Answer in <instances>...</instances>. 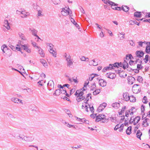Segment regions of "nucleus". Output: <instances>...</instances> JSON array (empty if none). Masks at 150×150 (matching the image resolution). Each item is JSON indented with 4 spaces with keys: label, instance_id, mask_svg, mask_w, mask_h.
<instances>
[{
    "label": "nucleus",
    "instance_id": "1",
    "mask_svg": "<svg viewBox=\"0 0 150 150\" xmlns=\"http://www.w3.org/2000/svg\"><path fill=\"white\" fill-rule=\"evenodd\" d=\"M1 49L3 52V53H4V56L9 57L11 55L12 51L10 49L7 47L6 45H3L1 47Z\"/></svg>",
    "mask_w": 150,
    "mask_h": 150
},
{
    "label": "nucleus",
    "instance_id": "2",
    "mask_svg": "<svg viewBox=\"0 0 150 150\" xmlns=\"http://www.w3.org/2000/svg\"><path fill=\"white\" fill-rule=\"evenodd\" d=\"M23 43H22L21 42L19 47H16V49L18 51H20V50L21 47L24 50H25L28 53H30L31 52V49L29 48V45H28L25 44L23 45Z\"/></svg>",
    "mask_w": 150,
    "mask_h": 150
},
{
    "label": "nucleus",
    "instance_id": "3",
    "mask_svg": "<svg viewBox=\"0 0 150 150\" xmlns=\"http://www.w3.org/2000/svg\"><path fill=\"white\" fill-rule=\"evenodd\" d=\"M66 61H67V66L68 67H70L73 65V62L72 59H71V57L70 55L66 53H65L64 54Z\"/></svg>",
    "mask_w": 150,
    "mask_h": 150
},
{
    "label": "nucleus",
    "instance_id": "4",
    "mask_svg": "<svg viewBox=\"0 0 150 150\" xmlns=\"http://www.w3.org/2000/svg\"><path fill=\"white\" fill-rule=\"evenodd\" d=\"M117 67V66L116 63H115L114 64H110L108 66L105 67L103 69V71L105 72L108 70H112L114 69V68H116Z\"/></svg>",
    "mask_w": 150,
    "mask_h": 150
},
{
    "label": "nucleus",
    "instance_id": "5",
    "mask_svg": "<svg viewBox=\"0 0 150 150\" xmlns=\"http://www.w3.org/2000/svg\"><path fill=\"white\" fill-rule=\"evenodd\" d=\"M132 91L134 93H138L141 91V87L138 84L134 85L132 87Z\"/></svg>",
    "mask_w": 150,
    "mask_h": 150
},
{
    "label": "nucleus",
    "instance_id": "6",
    "mask_svg": "<svg viewBox=\"0 0 150 150\" xmlns=\"http://www.w3.org/2000/svg\"><path fill=\"white\" fill-rule=\"evenodd\" d=\"M71 11L69 9H67V8H63L61 11V14L62 15L64 16H66L68 15H69L71 12Z\"/></svg>",
    "mask_w": 150,
    "mask_h": 150
},
{
    "label": "nucleus",
    "instance_id": "7",
    "mask_svg": "<svg viewBox=\"0 0 150 150\" xmlns=\"http://www.w3.org/2000/svg\"><path fill=\"white\" fill-rule=\"evenodd\" d=\"M16 13L17 14H19L20 13L22 15L21 16V17L23 18H25L27 17L29 15V13L25 12V11H20L18 10L16 11Z\"/></svg>",
    "mask_w": 150,
    "mask_h": 150
},
{
    "label": "nucleus",
    "instance_id": "8",
    "mask_svg": "<svg viewBox=\"0 0 150 150\" xmlns=\"http://www.w3.org/2000/svg\"><path fill=\"white\" fill-rule=\"evenodd\" d=\"M107 104L105 103H104L101 104L98 108L97 111L98 112H100L102 111L106 106Z\"/></svg>",
    "mask_w": 150,
    "mask_h": 150
},
{
    "label": "nucleus",
    "instance_id": "9",
    "mask_svg": "<svg viewBox=\"0 0 150 150\" xmlns=\"http://www.w3.org/2000/svg\"><path fill=\"white\" fill-rule=\"evenodd\" d=\"M54 84L52 80H50L47 83V87L49 90H51L53 89L54 87Z\"/></svg>",
    "mask_w": 150,
    "mask_h": 150
},
{
    "label": "nucleus",
    "instance_id": "10",
    "mask_svg": "<svg viewBox=\"0 0 150 150\" xmlns=\"http://www.w3.org/2000/svg\"><path fill=\"white\" fill-rule=\"evenodd\" d=\"M34 140V138L32 137L24 136V141L26 142H31Z\"/></svg>",
    "mask_w": 150,
    "mask_h": 150
},
{
    "label": "nucleus",
    "instance_id": "11",
    "mask_svg": "<svg viewBox=\"0 0 150 150\" xmlns=\"http://www.w3.org/2000/svg\"><path fill=\"white\" fill-rule=\"evenodd\" d=\"M105 76L108 78L112 79H115L116 77V75L115 74L111 73H107Z\"/></svg>",
    "mask_w": 150,
    "mask_h": 150
},
{
    "label": "nucleus",
    "instance_id": "12",
    "mask_svg": "<svg viewBox=\"0 0 150 150\" xmlns=\"http://www.w3.org/2000/svg\"><path fill=\"white\" fill-rule=\"evenodd\" d=\"M29 31L32 35L34 36H36L38 33V31L34 28H29Z\"/></svg>",
    "mask_w": 150,
    "mask_h": 150
},
{
    "label": "nucleus",
    "instance_id": "13",
    "mask_svg": "<svg viewBox=\"0 0 150 150\" xmlns=\"http://www.w3.org/2000/svg\"><path fill=\"white\" fill-rule=\"evenodd\" d=\"M99 84L100 86L103 87L106 85V82L103 79H100L99 80Z\"/></svg>",
    "mask_w": 150,
    "mask_h": 150
},
{
    "label": "nucleus",
    "instance_id": "14",
    "mask_svg": "<svg viewBox=\"0 0 150 150\" xmlns=\"http://www.w3.org/2000/svg\"><path fill=\"white\" fill-rule=\"evenodd\" d=\"M105 117V115L103 114L99 115L96 116V122H98L101 121Z\"/></svg>",
    "mask_w": 150,
    "mask_h": 150
},
{
    "label": "nucleus",
    "instance_id": "15",
    "mask_svg": "<svg viewBox=\"0 0 150 150\" xmlns=\"http://www.w3.org/2000/svg\"><path fill=\"white\" fill-rule=\"evenodd\" d=\"M144 54V53L142 51H137L136 52V56L139 58L142 57Z\"/></svg>",
    "mask_w": 150,
    "mask_h": 150
},
{
    "label": "nucleus",
    "instance_id": "16",
    "mask_svg": "<svg viewBox=\"0 0 150 150\" xmlns=\"http://www.w3.org/2000/svg\"><path fill=\"white\" fill-rule=\"evenodd\" d=\"M123 97L124 100L126 101L129 100V94L127 92L123 93Z\"/></svg>",
    "mask_w": 150,
    "mask_h": 150
},
{
    "label": "nucleus",
    "instance_id": "17",
    "mask_svg": "<svg viewBox=\"0 0 150 150\" xmlns=\"http://www.w3.org/2000/svg\"><path fill=\"white\" fill-rule=\"evenodd\" d=\"M69 80L71 82L73 81L76 83H78L79 82V81L77 80V77L74 76L71 78L69 77Z\"/></svg>",
    "mask_w": 150,
    "mask_h": 150
},
{
    "label": "nucleus",
    "instance_id": "18",
    "mask_svg": "<svg viewBox=\"0 0 150 150\" xmlns=\"http://www.w3.org/2000/svg\"><path fill=\"white\" fill-rule=\"evenodd\" d=\"M128 83L129 84H132L135 80V78L133 77H130L128 78Z\"/></svg>",
    "mask_w": 150,
    "mask_h": 150
},
{
    "label": "nucleus",
    "instance_id": "19",
    "mask_svg": "<svg viewBox=\"0 0 150 150\" xmlns=\"http://www.w3.org/2000/svg\"><path fill=\"white\" fill-rule=\"evenodd\" d=\"M149 120L148 118H146L143 121L142 125L144 127H146L149 125L148 124V121Z\"/></svg>",
    "mask_w": 150,
    "mask_h": 150
},
{
    "label": "nucleus",
    "instance_id": "20",
    "mask_svg": "<svg viewBox=\"0 0 150 150\" xmlns=\"http://www.w3.org/2000/svg\"><path fill=\"white\" fill-rule=\"evenodd\" d=\"M4 26L8 30L10 29V27L7 20H5L4 23Z\"/></svg>",
    "mask_w": 150,
    "mask_h": 150
},
{
    "label": "nucleus",
    "instance_id": "21",
    "mask_svg": "<svg viewBox=\"0 0 150 150\" xmlns=\"http://www.w3.org/2000/svg\"><path fill=\"white\" fill-rule=\"evenodd\" d=\"M104 3L105 4L108 5H113L114 4H115V3L111 1L110 0H102Z\"/></svg>",
    "mask_w": 150,
    "mask_h": 150
},
{
    "label": "nucleus",
    "instance_id": "22",
    "mask_svg": "<svg viewBox=\"0 0 150 150\" xmlns=\"http://www.w3.org/2000/svg\"><path fill=\"white\" fill-rule=\"evenodd\" d=\"M40 62L42 64L43 66L45 67H47V63L45 60L43 59H40Z\"/></svg>",
    "mask_w": 150,
    "mask_h": 150
},
{
    "label": "nucleus",
    "instance_id": "23",
    "mask_svg": "<svg viewBox=\"0 0 150 150\" xmlns=\"http://www.w3.org/2000/svg\"><path fill=\"white\" fill-rule=\"evenodd\" d=\"M120 104L118 103H115L112 104V106L114 108L118 109L120 107Z\"/></svg>",
    "mask_w": 150,
    "mask_h": 150
},
{
    "label": "nucleus",
    "instance_id": "24",
    "mask_svg": "<svg viewBox=\"0 0 150 150\" xmlns=\"http://www.w3.org/2000/svg\"><path fill=\"white\" fill-rule=\"evenodd\" d=\"M18 35L22 40L24 41L26 40L27 39L23 34L21 33H18Z\"/></svg>",
    "mask_w": 150,
    "mask_h": 150
},
{
    "label": "nucleus",
    "instance_id": "25",
    "mask_svg": "<svg viewBox=\"0 0 150 150\" xmlns=\"http://www.w3.org/2000/svg\"><path fill=\"white\" fill-rule=\"evenodd\" d=\"M134 109L135 108L132 107L129 110H127V111L129 113L130 115H132L135 112V111H134Z\"/></svg>",
    "mask_w": 150,
    "mask_h": 150
},
{
    "label": "nucleus",
    "instance_id": "26",
    "mask_svg": "<svg viewBox=\"0 0 150 150\" xmlns=\"http://www.w3.org/2000/svg\"><path fill=\"white\" fill-rule=\"evenodd\" d=\"M89 62V64L90 65H93L94 66H96L97 65V63L96 62L94 59L91 60Z\"/></svg>",
    "mask_w": 150,
    "mask_h": 150
},
{
    "label": "nucleus",
    "instance_id": "27",
    "mask_svg": "<svg viewBox=\"0 0 150 150\" xmlns=\"http://www.w3.org/2000/svg\"><path fill=\"white\" fill-rule=\"evenodd\" d=\"M38 53L40 54V56L42 57H44L45 54L43 50L41 48H40L38 51Z\"/></svg>",
    "mask_w": 150,
    "mask_h": 150
},
{
    "label": "nucleus",
    "instance_id": "28",
    "mask_svg": "<svg viewBox=\"0 0 150 150\" xmlns=\"http://www.w3.org/2000/svg\"><path fill=\"white\" fill-rule=\"evenodd\" d=\"M142 13L141 12L137 11L134 13V16L138 18H140L141 17Z\"/></svg>",
    "mask_w": 150,
    "mask_h": 150
},
{
    "label": "nucleus",
    "instance_id": "29",
    "mask_svg": "<svg viewBox=\"0 0 150 150\" xmlns=\"http://www.w3.org/2000/svg\"><path fill=\"white\" fill-rule=\"evenodd\" d=\"M136 98L134 96L132 95L129 97V100L131 102H134L136 101Z\"/></svg>",
    "mask_w": 150,
    "mask_h": 150
},
{
    "label": "nucleus",
    "instance_id": "30",
    "mask_svg": "<svg viewBox=\"0 0 150 150\" xmlns=\"http://www.w3.org/2000/svg\"><path fill=\"white\" fill-rule=\"evenodd\" d=\"M142 133L139 130H138L136 133V135L137 138L141 139V136L142 135Z\"/></svg>",
    "mask_w": 150,
    "mask_h": 150
},
{
    "label": "nucleus",
    "instance_id": "31",
    "mask_svg": "<svg viewBox=\"0 0 150 150\" xmlns=\"http://www.w3.org/2000/svg\"><path fill=\"white\" fill-rule=\"evenodd\" d=\"M11 101L15 103H19L18 101L19 100V99L16 98L12 97L11 98Z\"/></svg>",
    "mask_w": 150,
    "mask_h": 150
},
{
    "label": "nucleus",
    "instance_id": "32",
    "mask_svg": "<svg viewBox=\"0 0 150 150\" xmlns=\"http://www.w3.org/2000/svg\"><path fill=\"white\" fill-rule=\"evenodd\" d=\"M85 98V97L84 96H81V97L77 96L76 100L78 102H79L82 100L84 99Z\"/></svg>",
    "mask_w": 150,
    "mask_h": 150
},
{
    "label": "nucleus",
    "instance_id": "33",
    "mask_svg": "<svg viewBox=\"0 0 150 150\" xmlns=\"http://www.w3.org/2000/svg\"><path fill=\"white\" fill-rule=\"evenodd\" d=\"M119 75L120 77L123 78H125L127 76V74L123 71L119 73Z\"/></svg>",
    "mask_w": 150,
    "mask_h": 150
},
{
    "label": "nucleus",
    "instance_id": "34",
    "mask_svg": "<svg viewBox=\"0 0 150 150\" xmlns=\"http://www.w3.org/2000/svg\"><path fill=\"white\" fill-rule=\"evenodd\" d=\"M61 89H56L53 94L55 96H58L61 93Z\"/></svg>",
    "mask_w": 150,
    "mask_h": 150
},
{
    "label": "nucleus",
    "instance_id": "35",
    "mask_svg": "<svg viewBox=\"0 0 150 150\" xmlns=\"http://www.w3.org/2000/svg\"><path fill=\"white\" fill-rule=\"evenodd\" d=\"M49 52L50 53H51L52 54L54 57H56L57 54L56 53L54 49H53L50 50Z\"/></svg>",
    "mask_w": 150,
    "mask_h": 150
},
{
    "label": "nucleus",
    "instance_id": "36",
    "mask_svg": "<svg viewBox=\"0 0 150 150\" xmlns=\"http://www.w3.org/2000/svg\"><path fill=\"white\" fill-rule=\"evenodd\" d=\"M61 93L63 94H64L67 97L69 96V95L67 93L66 90L65 88H63V89H61Z\"/></svg>",
    "mask_w": 150,
    "mask_h": 150
},
{
    "label": "nucleus",
    "instance_id": "37",
    "mask_svg": "<svg viewBox=\"0 0 150 150\" xmlns=\"http://www.w3.org/2000/svg\"><path fill=\"white\" fill-rule=\"evenodd\" d=\"M131 130H132L131 127L130 126L128 127L127 128V129L126 130V134L128 135H129L131 133Z\"/></svg>",
    "mask_w": 150,
    "mask_h": 150
},
{
    "label": "nucleus",
    "instance_id": "38",
    "mask_svg": "<svg viewBox=\"0 0 150 150\" xmlns=\"http://www.w3.org/2000/svg\"><path fill=\"white\" fill-rule=\"evenodd\" d=\"M116 5H117L115 4H115H114L113 5H112L111 6L112 8L115 10H120L121 9V8L120 7H115V8H113V6H114Z\"/></svg>",
    "mask_w": 150,
    "mask_h": 150
},
{
    "label": "nucleus",
    "instance_id": "39",
    "mask_svg": "<svg viewBox=\"0 0 150 150\" xmlns=\"http://www.w3.org/2000/svg\"><path fill=\"white\" fill-rule=\"evenodd\" d=\"M128 63L125 61L124 60V62L123 63V67L125 69L128 68Z\"/></svg>",
    "mask_w": 150,
    "mask_h": 150
},
{
    "label": "nucleus",
    "instance_id": "40",
    "mask_svg": "<svg viewBox=\"0 0 150 150\" xmlns=\"http://www.w3.org/2000/svg\"><path fill=\"white\" fill-rule=\"evenodd\" d=\"M90 89L91 90H92L93 91L96 89V86L95 83H94L91 84Z\"/></svg>",
    "mask_w": 150,
    "mask_h": 150
},
{
    "label": "nucleus",
    "instance_id": "41",
    "mask_svg": "<svg viewBox=\"0 0 150 150\" xmlns=\"http://www.w3.org/2000/svg\"><path fill=\"white\" fill-rule=\"evenodd\" d=\"M79 91V90H77L76 91L75 93V95L76 96H77L79 97L83 96V94H81V92H80Z\"/></svg>",
    "mask_w": 150,
    "mask_h": 150
},
{
    "label": "nucleus",
    "instance_id": "42",
    "mask_svg": "<svg viewBox=\"0 0 150 150\" xmlns=\"http://www.w3.org/2000/svg\"><path fill=\"white\" fill-rule=\"evenodd\" d=\"M81 60L83 61H86L88 62L89 59L88 58H86L84 56H82L81 58Z\"/></svg>",
    "mask_w": 150,
    "mask_h": 150
},
{
    "label": "nucleus",
    "instance_id": "43",
    "mask_svg": "<svg viewBox=\"0 0 150 150\" xmlns=\"http://www.w3.org/2000/svg\"><path fill=\"white\" fill-rule=\"evenodd\" d=\"M71 22L77 27L78 28L79 26V25L75 22V20L73 18H71Z\"/></svg>",
    "mask_w": 150,
    "mask_h": 150
},
{
    "label": "nucleus",
    "instance_id": "44",
    "mask_svg": "<svg viewBox=\"0 0 150 150\" xmlns=\"http://www.w3.org/2000/svg\"><path fill=\"white\" fill-rule=\"evenodd\" d=\"M122 10L125 12H127L129 10V7L127 6H122Z\"/></svg>",
    "mask_w": 150,
    "mask_h": 150
},
{
    "label": "nucleus",
    "instance_id": "45",
    "mask_svg": "<svg viewBox=\"0 0 150 150\" xmlns=\"http://www.w3.org/2000/svg\"><path fill=\"white\" fill-rule=\"evenodd\" d=\"M137 61L138 60L137 59L135 61H133L130 60L129 62V64L130 65H134L137 63Z\"/></svg>",
    "mask_w": 150,
    "mask_h": 150
},
{
    "label": "nucleus",
    "instance_id": "46",
    "mask_svg": "<svg viewBox=\"0 0 150 150\" xmlns=\"http://www.w3.org/2000/svg\"><path fill=\"white\" fill-rule=\"evenodd\" d=\"M93 92V93L94 95H96L99 94L100 92V90L99 89H96Z\"/></svg>",
    "mask_w": 150,
    "mask_h": 150
},
{
    "label": "nucleus",
    "instance_id": "47",
    "mask_svg": "<svg viewBox=\"0 0 150 150\" xmlns=\"http://www.w3.org/2000/svg\"><path fill=\"white\" fill-rule=\"evenodd\" d=\"M149 56L148 55H146L145 56V58L144 59V62L145 63H146L148 61H149Z\"/></svg>",
    "mask_w": 150,
    "mask_h": 150
},
{
    "label": "nucleus",
    "instance_id": "48",
    "mask_svg": "<svg viewBox=\"0 0 150 150\" xmlns=\"http://www.w3.org/2000/svg\"><path fill=\"white\" fill-rule=\"evenodd\" d=\"M81 122L83 123H85L86 124H88L89 123V121L87 120H86L84 118L81 119Z\"/></svg>",
    "mask_w": 150,
    "mask_h": 150
},
{
    "label": "nucleus",
    "instance_id": "49",
    "mask_svg": "<svg viewBox=\"0 0 150 150\" xmlns=\"http://www.w3.org/2000/svg\"><path fill=\"white\" fill-rule=\"evenodd\" d=\"M122 126V125H120L119 124H117L115 126L114 129L115 131L117 130V129L120 128Z\"/></svg>",
    "mask_w": 150,
    "mask_h": 150
},
{
    "label": "nucleus",
    "instance_id": "50",
    "mask_svg": "<svg viewBox=\"0 0 150 150\" xmlns=\"http://www.w3.org/2000/svg\"><path fill=\"white\" fill-rule=\"evenodd\" d=\"M42 11H43L42 9H41L38 11V13L37 14L38 16H43V14L42 13Z\"/></svg>",
    "mask_w": 150,
    "mask_h": 150
},
{
    "label": "nucleus",
    "instance_id": "51",
    "mask_svg": "<svg viewBox=\"0 0 150 150\" xmlns=\"http://www.w3.org/2000/svg\"><path fill=\"white\" fill-rule=\"evenodd\" d=\"M143 80L142 78L140 76H138L137 81L139 83H142Z\"/></svg>",
    "mask_w": 150,
    "mask_h": 150
},
{
    "label": "nucleus",
    "instance_id": "52",
    "mask_svg": "<svg viewBox=\"0 0 150 150\" xmlns=\"http://www.w3.org/2000/svg\"><path fill=\"white\" fill-rule=\"evenodd\" d=\"M52 1L53 4L55 5L58 4L60 3L59 0H52Z\"/></svg>",
    "mask_w": 150,
    "mask_h": 150
},
{
    "label": "nucleus",
    "instance_id": "53",
    "mask_svg": "<svg viewBox=\"0 0 150 150\" xmlns=\"http://www.w3.org/2000/svg\"><path fill=\"white\" fill-rule=\"evenodd\" d=\"M133 57L131 54L127 55H126V59H132L133 58Z\"/></svg>",
    "mask_w": 150,
    "mask_h": 150
},
{
    "label": "nucleus",
    "instance_id": "54",
    "mask_svg": "<svg viewBox=\"0 0 150 150\" xmlns=\"http://www.w3.org/2000/svg\"><path fill=\"white\" fill-rule=\"evenodd\" d=\"M126 107L125 106L122 107V108L121 110L119 112V115H122V113L124 112L125 110V109Z\"/></svg>",
    "mask_w": 150,
    "mask_h": 150
},
{
    "label": "nucleus",
    "instance_id": "55",
    "mask_svg": "<svg viewBox=\"0 0 150 150\" xmlns=\"http://www.w3.org/2000/svg\"><path fill=\"white\" fill-rule=\"evenodd\" d=\"M142 102L144 103H147L148 102L147 97L146 96H144Z\"/></svg>",
    "mask_w": 150,
    "mask_h": 150
},
{
    "label": "nucleus",
    "instance_id": "56",
    "mask_svg": "<svg viewBox=\"0 0 150 150\" xmlns=\"http://www.w3.org/2000/svg\"><path fill=\"white\" fill-rule=\"evenodd\" d=\"M89 83V81L88 79L86 81L84 84V86L83 88H84L86 89V86L88 85Z\"/></svg>",
    "mask_w": 150,
    "mask_h": 150
},
{
    "label": "nucleus",
    "instance_id": "57",
    "mask_svg": "<svg viewBox=\"0 0 150 150\" xmlns=\"http://www.w3.org/2000/svg\"><path fill=\"white\" fill-rule=\"evenodd\" d=\"M140 117L139 116H137L134 119V121H135L136 122H139L140 120Z\"/></svg>",
    "mask_w": 150,
    "mask_h": 150
},
{
    "label": "nucleus",
    "instance_id": "58",
    "mask_svg": "<svg viewBox=\"0 0 150 150\" xmlns=\"http://www.w3.org/2000/svg\"><path fill=\"white\" fill-rule=\"evenodd\" d=\"M17 138L18 139H21L24 141V136H22L21 135H19L17 137Z\"/></svg>",
    "mask_w": 150,
    "mask_h": 150
},
{
    "label": "nucleus",
    "instance_id": "59",
    "mask_svg": "<svg viewBox=\"0 0 150 150\" xmlns=\"http://www.w3.org/2000/svg\"><path fill=\"white\" fill-rule=\"evenodd\" d=\"M110 119L111 121L112 122L116 123L117 122L115 117H110Z\"/></svg>",
    "mask_w": 150,
    "mask_h": 150
},
{
    "label": "nucleus",
    "instance_id": "60",
    "mask_svg": "<svg viewBox=\"0 0 150 150\" xmlns=\"http://www.w3.org/2000/svg\"><path fill=\"white\" fill-rule=\"evenodd\" d=\"M120 35H122V36L120 38V40H121L125 38V34L124 33L121 32L120 33Z\"/></svg>",
    "mask_w": 150,
    "mask_h": 150
},
{
    "label": "nucleus",
    "instance_id": "61",
    "mask_svg": "<svg viewBox=\"0 0 150 150\" xmlns=\"http://www.w3.org/2000/svg\"><path fill=\"white\" fill-rule=\"evenodd\" d=\"M47 45L48 46L50 50L53 49V45L52 44L48 43Z\"/></svg>",
    "mask_w": 150,
    "mask_h": 150
},
{
    "label": "nucleus",
    "instance_id": "62",
    "mask_svg": "<svg viewBox=\"0 0 150 150\" xmlns=\"http://www.w3.org/2000/svg\"><path fill=\"white\" fill-rule=\"evenodd\" d=\"M78 90H79V91L81 92V94H83V96L84 94V92L86 90V89L85 88H83L82 89H80Z\"/></svg>",
    "mask_w": 150,
    "mask_h": 150
},
{
    "label": "nucleus",
    "instance_id": "63",
    "mask_svg": "<svg viewBox=\"0 0 150 150\" xmlns=\"http://www.w3.org/2000/svg\"><path fill=\"white\" fill-rule=\"evenodd\" d=\"M146 52L148 53L150 52V47L149 46H147L146 47Z\"/></svg>",
    "mask_w": 150,
    "mask_h": 150
},
{
    "label": "nucleus",
    "instance_id": "64",
    "mask_svg": "<svg viewBox=\"0 0 150 150\" xmlns=\"http://www.w3.org/2000/svg\"><path fill=\"white\" fill-rule=\"evenodd\" d=\"M66 112V113L69 115L70 117H72V115L71 113L70 112L69 110H67Z\"/></svg>",
    "mask_w": 150,
    "mask_h": 150
}]
</instances>
